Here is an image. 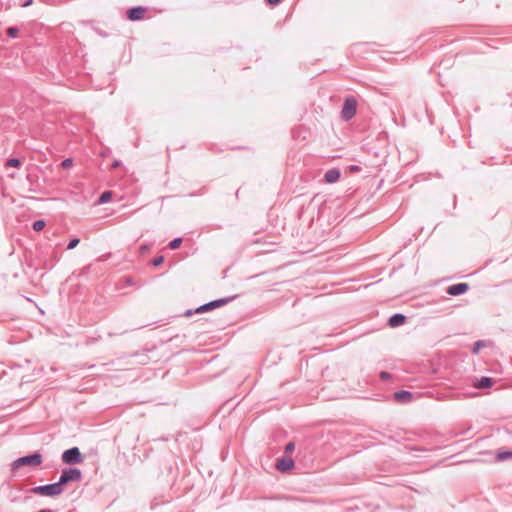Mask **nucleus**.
Here are the masks:
<instances>
[{
    "label": "nucleus",
    "instance_id": "412c9836",
    "mask_svg": "<svg viewBox=\"0 0 512 512\" xmlns=\"http://www.w3.org/2000/svg\"><path fill=\"white\" fill-rule=\"evenodd\" d=\"M484 341L482 340H479V341H476L473 345V348H472V353L473 354H477L480 350V348L484 347Z\"/></svg>",
    "mask_w": 512,
    "mask_h": 512
},
{
    "label": "nucleus",
    "instance_id": "9b49d317",
    "mask_svg": "<svg viewBox=\"0 0 512 512\" xmlns=\"http://www.w3.org/2000/svg\"><path fill=\"white\" fill-rule=\"evenodd\" d=\"M340 175H341L340 174V170L336 169V168H333V169L328 170L324 174V180L327 183H335V182H337L339 180Z\"/></svg>",
    "mask_w": 512,
    "mask_h": 512
},
{
    "label": "nucleus",
    "instance_id": "7ed1b4c3",
    "mask_svg": "<svg viewBox=\"0 0 512 512\" xmlns=\"http://www.w3.org/2000/svg\"><path fill=\"white\" fill-rule=\"evenodd\" d=\"M31 491L37 495L53 497L62 494L64 490L58 482H55L51 484L36 486L32 488Z\"/></svg>",
    "mask_w": 512,
    "mask_h": 512
},
{
    "label": "nucleus",
    "instance_id": "a878e982",
    "mask_svg": "<svg viewBox=\"0 0 512 512\" xmlns=\"http://www.w3.org/2000/svg\"><path fill=\"white\" fill-rule=\"evenodd\" d=\"M72 163H73L72 159L71 158H67V159L62 161L61 166L63 168H69V167L72 166Z\"/></svg>",
    "mask_w": 512,
    "mask_h": 512
},
{
    "label": "nucleus",
    "instance_id": "6ab92c4d",
    "mask_svg": "<svg viewBox=\"0 0 512 512\" xmlns=\"http://www.w3.org/2000/svg\"><path fill=\"white\" fill-rule=\"evenodd\" d=\"M182 243V238H175L173 239L169 244L168 247L172 250L177 249L180 247Z\"/></svg>",
    "mask_w": 512,
    "mask_h": 512
},
{
    "label": "nucleus",
    "instance_id": "1a4fd4ad",
    "mask_svg": "<svg viewBox=\"0 0 512 512\" xmlns=\"http://www.w3.org/2000/svg\"><path fill=\"white\" fill-rule=\"evenodd\" d=\"M294 467V461L291 458L283 457L281 459L277 460L276 468L281 471L285 472Z\"/></svg>",
    "mask_w": 512,
    "mask_h": 512
},
{
    "label": "nucleus",
    "instance_id": "cd10ccee",
    "mask_svg": "<svg viewBox=\"0 0 512 512\" xmlns=\"http://www.w3.org/2000/svg\"><path fill=\"white\" fill-rule=\"evenodd\" d=\"M267 4L278 5L282 0H265Z\"/></svg>",
    "mask_w": 512,
    "mask_h": 512
},
{
    "label": "nucleus",
    "instance_id": "39448f33",
    "mask_svg": "<svg viewBox=\"0 0 512 512\" xmlns=\"http://www.w3.org/2000/svg\"><path fill=\"white\" fill-rule=\"evenodd\" d=\"M357 111V101L353 96L346 97L341 110V118L344 121L351 120Z\"/></svg>",
    "mask_w": 512,
    "mask_h": 512
},
{
    "label": "nucleus",
    "instance_id": "423d86ee",
    "mask_svg": "<svg viewBox=\"0 0 512 512\" xmlns=\"http://www.w3.org/2000/svg\"><path fill=\"white\" fill-rule=\"evenodd\" d=\"M61 458L63 463L69 465L78 464L83 460L82 454L78 447H72L70 449L65 450L62 453Z\"/></svg>",
    "mask_w": 512,
    "mask_h": 512
},
{
    "label": "nucleus",
    "instance_id": "4be33fe9",
    "mask_svg": "<svg viewBox=\"0 0 512 512\" xmlns=\"http://www.w3.org/2000/svg\"><path fill=\"white\" fill-rule=\"evenodd\" d=\"M80 240L78 238H73L69 241L67 249L72 250L74 249L78 244Z\"/></svg>",
    "mask_w": 512,
    "mask_h": 512
},
{
    "label": "nucleus",
    "instance_id": "f257e3e1",
    "mask_svg": "<svg viewBox=\"0 0 512 512\" xmlns=\"http://www.w3.org/2000/svg\"><path fill=\"white\" fill-rule=\"evenodd\" d=\"M42 463V455L39 452H34L32 454L22 456L16 459L12 463V471H15L24 466L37 467Z\"/></svg>",
    "mask_w": 512,
    "mask_h": 512
},
{
    "label": "nucleus",
    "instance_id": "c85d7f7f",
    "mask_svg": "<svg viewBox=\"0 0 512 512\" xmlns=\"http://www.w3.org/2000/svg\"><path fill=\"white\" fill-rule=\"evenodd\" d=\"M350 170H351L352 172H356V171H359V170H360V167H359V166H356V165H353V166H351V167H350Z\"/></svg>",
    "mask_w": 512,
    "mask_h": 512
},
{
    "label": "nucleus",
    "instance_id": "aec40b11",
    "mask_svg": "<svg viewBox=\"0 0 512 512\" xmlns=\"http://www.w3.org/2000/svg\"><path fill=\"white\" fill-rule=\"evenodd\" d=\"M6 33L10 38H16L19 34V29L17 27H9Z\"/></svg>",
    "mask_w": 512,
    "mask_h": 512
},
{
    "label": "nucleus",
    "instance_id": "c756f323",
    "mask_svg": "<svg viewBox=\"0 0 512 512\" xmlns=\"http://www.w3.org/2000/svg\"><path fill=\"white\" fill-rule=\"evenodd\" d=\"M184 315H185V316H187V317L192 316V315H193L192 309H188V310H186V312H185V314H184Z\"/></svg>",
    "mask_w": 512,
    "mask_h": 512
},
{
    "label": "nucleus",
    "instance_id": "a211bd4d",
    "mask_svg": "<svg viewBox=\"0 0 512 512\" xmlns=\"http://www.w3.org/2000/svg\"><path fill=\"white\" fill-rule=\"evenodd\" d=\"M7 167H15L18 168L21 166V161L18 158H11L6 161Z\"/></svg>",
    "mask_w": 512,
    "mask_h": 512
},
{
    "label": "nucleus",
    "instance_id": "bb28decb",
    "mask_svg": "<svg viewBox=\"0 0 512 512\" xmlns=\"http://www.w3.org/2000/svg\"><path fill=\"white\" fill-rule=\"evenodd\" d=\"M32 3H33V0H25L24 2L19 3L18 5H19V6H21V7H28V6H30Z\"/></svg>",
    "mask_w": 512,
    "mask_h": 512
},
{
    "label": "nucleus",
    "instance_id": "473e14b6",
    "mask_svg": "<svg viewBox=\"0 0 512 512\" xmlns=\"http://www.w3.org/2000/svg\"><path fill=\"white\" fill-rule=\"evenodd\" d=\"M146 249H147V247H146V246H142V247H141V250H142V251H143V250H146Z\"/></svg>",
    "mask_w": 512,
    "mask_h": 512
},
{
    "label": "nucleus",
    "instance_id": "dca6fc26",
    "mask_svg": "<svg viewBox=\"0 0 512 512\" xmlns=\"http://www.w3.org/2000/svg\"><path fill=\"white\" fill-rule=\"evenodd\" d=\"M512 457V451H499L496 454V458L499 461H504Z\"/></svg>",
    "mask_w": 512,
    "mask_h": 512
},
{
    "label": "nucleus",
    "instance_id": "5701e85b",
    "mask_svg": "<svg viewBox=\"0 0 512 512\" xmlns=\"http://www.w3.org/2000/svg\"><path fill=\"white\" fill-rule=\"evenodd\" d=\"M295 444L293 442H289L285 446V454H290L294 451Z\"/></svg>",
    "mask_w": 512,
    "mask_h": 512
},
{
    "label": "nucleus",
    "instance_id": "9d476101",
    "mask_svg": "<svg viewBox=\"0 0 512 512\" xmlns=\"http://www.w3.org/2000/svg\"><path fill=\"white\" fill-rule=\"evenodd\" d=\"M406 321V316L401 314V313H396V314H393L389 319H388V324L389 326L391 327H398V326H401L405 323Z\"/></svg>",
    "mask_w": 512,
    "mask_h": 512
},
{
    "label": "nucleus",
    "instance_id": "b1692460",
    "mask_svg": "<svg viewBox=\"0 0 512 512\" xmlns=\"http://www.w3.org/2000/svg\"><path fill=\"white\" fill-rule=\"evenodd\" d=\"M163 262H164V256H158V257H155V258L152 260V264H153L154 266H159V265H161Z\"/></svg>",
    "mask_w": 512,
    "mask_h": 512
},
{
    "label": "nucleus",
    "instance_id": "f03ea898",
    "mask_svg": "<svg viewBox=\"0 0 512 512\" xmlns=\"http://www.w3.org/2000/svg\"><path fill=\"white\" fill-rule=\"evenodd\" d=\"M82 479V472L78 468H65L62 470L58 483L64 486L70 482H79Z\"/></svg>",
    "mask_w": 512,
    "mask_h": 512
},
{
    "label": "nucleus",
    "instance_id": "f3484780",
    "mask_svg": "<svg viewBox=\"0 0 512 512\" xmlns=\"http://www.w3.org/2000/svg\"><path fill=\"white\" fill-rule=\"evenodd\" d=\"M46 226V223L44 220H36L33 225H32V228L34 231H41L44 229V227Z\"/></svg>",
    "mask_w": 512,
    "mask_h": 512
},
{
    "label": "nucleus",
    "instance_id": "ddd939ff",
    "mask_svg": "<svg viewBox=\"0 0 512 512\" xmlns=\"http://www.w3.org/2000/svg\"><path fill=\"white\" fill-rule=\"evenodd\" d=\"M494 384V380L490 377H481L477 382L475 383V387L477 389H486L490 388Z\"/></svg>",
    "mask_w": 512,
    "mask_h": 512
},
{
    "label": "nucleus",
    "instance_id": "0eeeda50",
    "mask_svg": "<svg viewBox=\"0 0 512 512\" xmlns=\"http://www.w3.org/2000/svg\"><path fill=\"white\" fill-rule=\"evenodd\" d=\"M469 290L467 283H457L447 288V293L452 296H459L466 293Z\"/></svg>",
    "mask_w": 512,
    "mask_h": 512
},
{
    "label": "nucleus",
    "instance_id": "4468645a",
    "mask_svg": "<svg viewBox=\"0 0 512 512\" xmlns=\"http://www.w3.org/2000/svg\"><path fill=\"white\" fill-rule=\"evenodd\" d=\"M238 403L235 404L232 400H229L227 402H225L221 407L220 409L218 410V413H222V414H225V413H231V410H234L236 411L237 408H238Z\"/></svg>",
    "mask_w": 512,
    "mask_h": 512
},
{
    "label": "nucleus",
    "instance_id": "20e7f679",
    "mask_svg": "<svg viewBox=\"0 0 512 512\" xmlns=\"http://www.w3.org/2000/svg\"><path fill=\"white\" fill-rule=\"evenodd\" d=\"M236 296L226 297V298H220L213 301H210L208 303H205L203 305L198 306L194 309V314H201L208 311H212L216 308L222 307L226 304H228L230 301L234 300Z\"/></svg>",
    "mask_w": 512,
    "mask_h": 512
},
{
    "label": "nucleus",
    "instance_id": "2f4dec72",
    "mask_svg": "<svg viewBox=\"0 0 512 512\" xmlns=\"http://www.w3.org/2000/svg\"><path fill=\"white\" fill-rule=\"evenodd\" d=\"M118 165H119V164H118V162H117V161L113 163V167H117Z\"/></svg>",
    "mask_w": 512,
    "mask_h": 512
},
{
    "label": "nucleus",
    "instance_id": "f8f14e48",
    "mask_svg": "<svg viewBox=\"0 0 512 512\" xmlns=\"http://www.w3.org/2000/svg\"><path fill=\"white\" fill-rule=\"evenodd\" d=\"M412 393L406 390L394 393V399L399 403H408L412 399Z\"/></svg>",
    "mask_w": 512,
    "mask_h": 512
},
{
    "label": "nucleus",
    "instance_id": "2eb2a0df",
    "mask_svg": "<svg viewBox=\"0 0 512 512\" xmlns=\"http://www.w3.org/2000/svg\"><path fill=\"white\" fill-rule=\"evenodd\" d=\"M112 198V192L111 191H105L103 192L99 199H98V203L99 204H104V203H107L108 201H110Z\"/></svg>",
    "mask_w": 512,
    "mask_h": 512
},
{
    "label": "nucleus",
    "instance_id": "6e6552de",
    "mask_svg": "<svg viewBox=\"0 0 512 512\" xmlns=\"http://www.w3.org/2000/svg\"><path fill=\"white\" fill-rule=\"evenodd\" d=\"M145 12H146V8H144V7H141V6L133 7L127 11V17L129 20L137 21L144 17Z\"/></svg>",
    "mask_w": 512,
    "mask_h": 512
},
{
    "label": "nucleus",
    "instance_id": "7c9ffc66",
    "mask_svg": "<svg viewBox=\"0 0 512 512\" xmlns=\"http://www.w3.org/2000/svg\"><path fill=\"white\" fill-rule=\"evenodd\" d=\"M38 512H54V511L51 509H42V510H39Z\"/></svg>",
    "mask_w": 512,
    "mask_h": 512
},
{
    "label": "nucleus",
    "instance_id": "393cba45",
    "mask_svg": "<svg viewBox=\"0 0 512 512\" xmlns=\"http://www.w3.org/2000/svg\"><path fill=\"white\" fill-rule=\"evenodd\" d=\"M380 378L384 381H387L392 378V375L389 372L381 371L380 372Z\"/></svg>",
    "mask_w": 512,
    "mask_h": 512
}]
</instances>
